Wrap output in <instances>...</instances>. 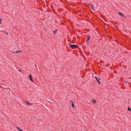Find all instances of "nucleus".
<instances>
[{"mask_svg":"<svg viewBox=\"0 0 131 131\" xmlns=\"http://www.w3.org/2000/svg\"><path fill=\"white\" fill-rule=\"evenodd\" d=\"M69 45L70 47L73 49L78 48V46L76 45L71 44L69 43Z\"/></svg>","mask_w":131,"mask_h":131,"instance_id":"nucleus-1","label":"nucleus"},{"mask_svg":"<svg viewBox=\"0 0 131 131\" xmlns=\"http://www.w3.org/2000/svg\"><path fill=\"white\" fill-rule=\"evenodd\" d=\"M95 79H96V80L97 81V82L98 83L100 84H101V83L99 81V80L98 78L96 77H95Z\"/></svg>","mask_w":131,"mask_h":131,"instance_id":"nucleus-2","label":"nucleus"},{"mask_svg":"<svg viewBox=\"0 0 131 131\" xmlns=\"http://www.w3.org/2000/svg\"><path fill=\"white\" fill-rule=\"evenodd\" d=\"M29 77L30 80L32 82H33V80L32 79V78L31 74H30L29 75Z\"/></svg>","mask_w":131,"mask_h":131,"instance_id":"nucleus-3","label":"nucleus"},{"mask_svg":"<svg viewBox=\"0 0 131 131\" xmlns=\"http://www.w3.org/2000/svg\"><path fill=\"white\" fill-rule=\"evenodd\" d=\"M87 39L86 40V42L87 43H88V41H89L90 39V36H89V35H88L87 37Z\"/></svg>","mask_w":131,"mask_h":131,"instance_id":"nucleus-4","label":"nucleus"},{"mask_svg":"<svg viewBox=\"0 0 131 131\" xmlns=\"http://www.w3.org/2000/svg\"><path fill=\"white\" fill-rule=\"evenodd\" d=\"M69 102H71V106L73 108H74V104L73 102L71 100Z\"/></svg>","mask_w":131,"mask_h":131,"instance_id":"nucleus-5","label":"nucleus"},{"mask_svg":"<svg viewBox=\"0 0 131 131\" xmlns=\"http://www.w3.org/2000/svg\"><path fill=\"white\" fill-rule=\"evenodd\" d=\"M25 102L26 103V104L28 105H32V103H30L29 102H28L27 101H25Z\"/></svg>","mask_w":131,"mask_h":131,"instance_id":"nucleus-6","label":"nucleus"},{"mask_svg":"<svg viewBox=\"0 0 131 131\" xmlns=\"http://www.w3.org/2000/svg\"><path fill=\"white\" fill-rule=\"evenodd\" d=\"M57 29H56V30H54L53 31V34H55L57 33Z\"/></svg>","mask_w":131,"mask_h":131,"instance_id":"nucleus-7","label":"nucleus"},{"mask_svg":"<svg viewBox=\"0 0 131 131\" xmlns=\"http://www.w3.org/2000/svg\"><path fill=\"white\" fill-rule=\"evenodd\" d=\"M118 13L122 17H123V14L121 12H119Z\"/></svg>","mask_w":131,"mask_h":131,"instance_id":"nucleus-8","label":"nucleus"},{"mask_svg":"<svg viewBox=\"0 0 131 131\" xmlns=\"http://www.w3.org/2000/svg\"><path fill=\"white\" fill-rule=\"evenodd\" d=\"M12 52L13 53H18V51H15V52H13V51H12Z\"/></svg>","mask_w":131,"mask_h":131,"instance_id":"nucleus-9","label":"nucleus"},{"mask_svg":"<svg viewBox=\"0 0 131 131\" xmlns=\"http://www.w3.org/2000/svg\"><path fill=\"white\" fill-rule=\"evenodd\" d=\"M92 101L94 103L96 102V101L95 100L93 99L92 100Z\"/></svg>","mask_w":131,"mask_h":131,"instance_id":"nucleus-10","label":"nucleus"},{"mask_svg":"<svg viewBox=\"0 0 131 131\" xmlns=\"http://www.w3.org/2000/svg\"><path fill=\"white\" fill-rule=\"evenodd\" d=\"M2 19V18H0V24H1V21Z\"/></svg>","mask_w":131,"mask_h":131,"instance_id":"nucleus-11","label":"nucleus"},{"mask_svg":"<svg viewBox=\"0 0 131 131\" xmlns=\"http://www.w3.org/2000/svg\"><path fill=\"white\" fill-rule=\"evenodd\" d=\"M128 109L129 111H130V108L129 107L128 108Z\"/></svg>","mask_w":131,"mask_h":131,"instance_id":"nucleus-12","label":"nucleus"},{"mask_svg":"<svg viewBox=\"0 0 131 131\" xmlns=\"http://www.w3.org/2000/svg\"><path fill=\"white\" fill-rule=\"evenodd\" d=\"M91 8H92V9L93 10H95V9H94V8H93V7H92V6H91Z\"/></svg>","mask_w":131,"mask_h":131,"instance_id":"nucleus-13","label":"nucleus"},{"mask_svg":"<svg viewBox=\"0 0 131 131\" xmlns=\"http://www.w3.org/2000/svg\"><path fill=\"white\" fill-rule=\"evenodd\" d=\"M18 52H22V50L21 51H18Z\"/></svg>","mask_w":131,"mask_h":131,"instance_id":"nucleus-14","label":"nucleus"},{"mask_svg":"<svg viewBox=\"0 0 131 131\" xmlns=\"http://www.w3.org/2000/svg\"><path fill=\"white\" fill-rule=\"evenodd\" d=\"M5 33H6V35H7L8 34V33L7 32H5Z\"/></svg>","mask_w":131,"mask_h":131,"instance_id":"nucleus-15","label":"nucleus"},{"mask_svg":"<svg viewBox=\"0 0 131 131\" xmlns=\"http://www.w3.org/2000/svg\"><path fill=\"white\" fill-rule=\"evenodd\" d=\"M88 6H89V7H90V6H91L90 5V4H88Z\"/></svg>","mask_w":131,"mask_h":131,"instance_id":"nucleus-16","label":"nucleus"},{"mask_svg":"<svg viewBox=\"0 0 131 131\" xmlns=\"http://www.w3.org/2000/svg\"><path fill=\"white\" fill-rule=\"evenodd\" d=\"M18 71H19L21 72V70H18Z\"/></svg>","mask_w":131,"mask_h":131,"instance_id":"nucleus-17","label":"nucleus"},{"mask_svg":"<svg viewBox=\"0 0 131 131\" xmlns=\"http://www.w3.org/2000/svg\"><path fill=\"white\" fill-rule=\"evenodd\" d=\"M0 88H2V86L0 85Z\"/></svg>","mask_w":131,"mask_h":131,"instance_id":"nucleus-18","label":"nucleus"},{"mask_svg":"<svg viewBox=\"0 0 131 131\" xmlns=\"http://www.w3.org/2000/svg\"><path fill=\"white\" fill-rule=\"evenodd\" d=\"M106 66H107H107L106 65Z\"/></svg>","mask_w":131,"mask_h":131,"instance_id":"nucleus-19","label":"nucleus"}]
</instances>
